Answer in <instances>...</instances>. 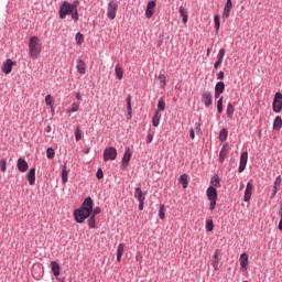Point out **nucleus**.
Listing matches in <instances>:
<instances>
[{
  "mask_svg": "<svg viewBox=\"0 0 282 282\" xmlns=\"http://www.w3.org/2000/svg\"><path fill=\"white\" fill-rule=\"evenodd\" d=\"M80 2L78 0H75L73 3H69L67 1H64L59 9H58V17L59 19L64 20L67 17H70L75 23L78 21V6Z\"/></svg>",
  "mask_w": 282,
  "mask_h": 282,
  "instance_id": "nucleus-1",
  "label": "nucleus"
},
{
  "mask_svg": "<svg viewBox=\"0 0 282 282\" xmlns=\"http://www.w3.org/2000/svg\"><path fill=\"white\" fill-rule=\"evenodd\" d=\"M221 186L219 175H214L210 178V185L206 191L207 199L209 200V210H215L217 206V188Z\"/></svg>",
  "mask_w": 282,
  "mask_h": 282,
  "instance_id": "nucleus-2",
  "label": "nucleus"
},
{
  "mask_svg": "<svg viewBox=\"0 0 282 282\" xmlns=\"http://www.w3.org/2000/svg\"><path fill=\"white\" fill-rule=\"evenodd\" d=\"M29 54L31 58H34V59L39 58L41 54V44L39 43V37L36 36L30 37Z\"/></svg>",
  "mask_w": 282,
  "mask_h": 282,
  "instance_id": "nucleus-3",
  "label": "nucleus"
},
{
  "mask_svg": "<svg viewBox=\"0 0 282 282\" xmlns=\"http://www.w3.org/2000/svg\"><path fill=\"white\" fill-rule=\"evenodd\" d=\"M73 215L77 224H85V219H89V217H91V212H88L85 207H79L74 210Z\"/></svg>",
  "mask_w": 282,
  "mask_h": 282,
  "instance_id": "nucleus-4",
  "label": "nucleus"
},
{
  "mask_svg": "<svg viewBox=\"0 0 282 282\" xmlns=\"http://www.w3.org/2000/svg\"><path fill=\"white\" fill-rule=\"evenodd\" d=\"M117 14H118V2H116V0H110L107 7V18L110 21H113Z\"/></svg>",
  "mask_w": 282,
  "mask_h": 282,
  "instance_id": "nucleus-5",
  "label": "nucleus"
},
{
  "mask_svg": "<svg viewBox=\"0 0 282 282\" xmlns=\"http://www.w3.org/2000/svg\"><path fill=\"white\" fill-rule=\"evenodd\" d=\"M116 158H118V150L116 148L110 147L104 150V162L113 161Z\"/></svg>",
  "mask_w": 282,
  "mask_h": 282,
  "instance_id": "nucleus-6",
  "label": "nucleus"
},
{
  "mask_svg": "<svg viewBox=\"0 0 282 282\" xmlns=\"http://www.w3.org/2000/svg\"><path fill=\"white\" fill-rule=\"evenodd\" d=\"M272 107H273L274 113H281V110H282V94L281 93H275Z\"/></svg>",
  "mask_w": 282,
  "mask_h": 282,
  "instance_id": "nucleus-7",
  "label": "nucleus"
},
{
  "mask_svg": "<svg viewBox=\"0 0 282 282\" xmlns=\"http://www.w3.org/2000/svg\"><path fill=\"white\" fill-rule=\"evenodd\" d=\"M133 152H131V148H126L122 160H121V167L127 169L129 166V162H131V156Z\"/></svg>",
  "mask_w": 282,
  "mask_h": 282,
  "instance_id": "nucleus-8",
  "label": "nucleus"
},
{
  "mask_svg": "<svg viewBox=\"0 0 282 282\" xmlns=\"http://www.w3.org/2000/svg\"><path fill=\"white\" fill-rule=\"evenodd\" d=\"M252 191H254V185H252L251 182H248L245 189L243 202L248 203L250 199H252Z\"/></svg>",
  "mask_w": 282,
  "mask_h": 282,
  "instance_id": "nucleus-9",
  "label": "nucleus"
},
{
  "mask_svg": "<svg viewBox=\"0 0 282 282\" xmlns=\"http://www.w3.org/2000/svg\"><path fill=\"white\" fill-rule=\"evenodd\" d=\"M202 101L206 108L210 107L213 105V94L208 90L204 91L202 94Z\"/></svg>",
  "mask_w": 282,
  "mask_h": 282,
  "instance_id": "nucleus-10",
  "label": "nucleus"
},
{
  "mask_svg": "<svg viewBox=\"0 0 282 282\" xmlns=\"http://www.w3.org/2000/svg\"><path fill=\"white\" fill-rule=\"evenodd\" d=\"M247 164H248V152H242L240 155L238 172L243 173V171H246Z\"/></svg>",
  "mask_w": 282,
  "mask_h": 282,
  "instance_id": "nucleus-11",
  "label": "nucleus"
},
{
  "mask_svg": "<svg viewBox=\"0 0 282 282\" xmlns=\"http://www.w3.org/2000/svg\"><path fill=\"white\" fill-rule=\"evenodd\" d=\"M79 208H84V210H87L88 213H93L94 212V199H91V197L85 198Z\"/></svg>",
  "mask_w": 282,
  "mask_h": 282,
  "instance_id": "nucleus-12",
  "label": "nucleus"
},
{
  "mask_svg": "<svg viewBox=\"0 0 282 282\" xmlns=\"http://www.w3.org/2000/svg\"><path fill=\"white\" fill-rule=\"evenodd\" d=\"M26 180H28L30 186H34V184H36V169L32 167L28 172Z\"/></svg>",
  "mask_w": 282,
  "mask_h": 282,
  "instance_id": "nucleus-13",
  "label": "nucleus"
},
{
  "mask_svg": "<svg viewBox=\"0 0 282 282\" xmlns=\"http://www.w3.org/2000/svg\"><path fill=\"white\" fill-rule=\"evenodd\" d=\"M281 176H278L273 183V188L271 193V199H274L276 197V194L279 193V188H281Z\"/></svg>",
  "mask_w": 282,
  "mask_h": 282,
  "instance_id": "nucleus-14",
  "label": "nucleus"
},
{
  "mask_svg": "<svg viewBox=\"0 0 282 282\" xmlns=\"http://www.w3.org/2000/svg\"><path fill=\"white\" fill-rule=\"evenodd\" d=\"M154 12H155V1L148 2L147 9H145L147 19H151V17H153Z\"/></svg>",
  "mask_w": 282,
  "mask_h": 282,
  "instance_id": "nucleus-15",
  "label": "nucleus"
},
{
  "mask_svg": "<svg viewBox=\"0 0 282 282\" xmlns=\"http://www.w3.org/2000/svg\"><path fill=\"white\" fill-rule=\"evenodd\" d=\"M51 270H52L54 276L58 281V279H61V278H58V276H61V264H58V262H56V261H52L51 262Z\"/></svg>",
  "mask_w": 282,
  "mask_h": 282,
  "instance_id": "nucleus-16",
  "label": "nucleus"
},
{
  "mask_svg": "<svg viewBox=\"0 0 282 282\" xmlns=\"http://www.w3.org/2000/svg\"><path fill=\"white\" fill-rule=\"evenodd\" d=\"M12 65H14V62L12 59H6L2 64V72L3 74H10L12 72Z\"/></svg>",
  "mask_w": 282,
  "mask_h": 282,
  "instance_id": "nucleus-17",
  "label": "nucleus"
},
{
  "mask_svg": "<svg viewBox=\"0 0 282 282\" xmlns=\"http://www.w3.org/2000/svg\"><path fill=\"white\" fill-rule=\"evenodd\" d=\"M18 171H20V173H25V171H28L29 166H28V161H25V159H19L18 160Z\"/></svg>",
  "mask_w": 282,
  "mask_h": 282,
  "instance_id": "nucleus-18",
  "label": "nucleus"
},
{
  "mask_svg": "<svg viewBox=\"0 0 282 282\" xmlns=\"http://www.w3.org/2000/svg\"><path fill=\"white\" fill-rule=\"evenodd\" d=\"M77 72L78 74L85 75L87 72V64L83 59H77Z\"/></svg>",
  "mask_w": 282,
  "mask_h": 282,
  "instance_id": "nucleus-19",
  "label": "nucleus"
},
{
  "mask_svg": "<svg viewBox=\"0 0 282 282\" xmlns=\"http://www.w3.org/2000/svg\"><path fill=\"white\" fill-rule=\"evenodd\" d=\"M239 261H240L241 270H243V271L248 270V254L241 253Z\"/></svg>",
  "mask_w": 282,
  "mask_h": 282,
  "instance_id": "nucleus-20",
  "label": "nucleus"
},
{
  "mask_svg": "<svg viewBox=\"0 0 282 282\" xmlns=\"http://www.w3.org/2000/svg\"><path fill=\"white\" fill-rule=\"evenodd\" d=\"M126 102H127V111H128L127 119L131 120V118H133V116L131 115L133 111V109L131 108V95L127 96Z\"/></svg>",
  "mask_w": 282,
  "mask_h": 282,
  "instance_id": "nucleus-21",
  "label": "nucleus"
},
{
  "mask_svg": "<svg viewBox=\"0 0 282 282\" xmlns=\"http://www.w3.org/2000/svg\"><path fill=\"white\" fill-rule=\"evenodd\" d=\"M226 155H228V145H223L220 152H219V158L218 161L221 163H224V161L226 160Z\"/></svg>",
  "mask_w": 282,
  "mask_h": 282,
  "instance_id": "nucleus-22",
  "label": "nucleus"
},
{
  "mask_svg": "<svg viewBox=\"0 0 282 282\" xmlns=\"http://www.w3.org/2000/svg\"><path fill=\"white\" fill-rule=\"evenodd\" d=\"M178 12L182 18V23H188V13L186 12V9L183 6L180 7Z\"/></svg>",
  "mask_w": 282,
  "mask_h": 282,
  "instance_id": "nucleus-23",
  "label": "nucleus"
},
{
  "mask_svg": "<svg viewBox=\"0 0 282 282\" xmlns=\"http://www.w3.org/2000/svg\"><path fill=\"white\" fill-rule=\"evenodd\" d=\"M67 180H69V170H67V165L65 164L62 169V183L67 184Z\"/></svg>",
  "mask_w": 282,
  "mask_h": 282,
  "instance_id": "nucleus-24",
  "label": "nucleus"
},
{
  "mask_svg": "<svg viewBox=\"0 0 282 282\" xmlns=\"http://www.w3.org/2000/svg\"><path fill=\"white\" fill-rule=\"evenodd\" d=\"M134 198L138 199V202H144V199H147V197L142 193V188H140V187L135 188Z\"/></svg>",
  "mask_w": 282,
  "mask_h": 282,
  "instance_id": "nucleus-25",
  "label": "nucleus"
},
{
  "mask_svg": "<svg viewBox=\"0 0 282 282\" xmlns=\"http://www.w3.org/2000/svg\"><path fill=\"white\" fill-rule=\"evenodd\" d=\"M115 74H116L118 80H122V78L124 76V70L122 69V67H120V64H117L115 66Z\"/></svg>",
  "mask_w": 282,
  "mask_h": 282,
  "instance_id": "nucleus-26",
  "label": "nucleus"
},
{
  "mask_svg": "<svg viewBox=\"0 0 282 282\" xmlns=\"http://www.w3.org/2000/svg\"><path fill=\"white\" fill-rule=\"evenodd\" d=\"M212 265L214 270H219V251L218 250L215 251Z\"/></svg>",
  "mask_w": 282,
  "mask_h": 282,
  "instance_id": "nucleus-27",
  "label": "nucleus"
},
{
  "mask_svg": "<svg viewBox=\"0 0 282 282\" xmlns=\"http://www.w3.org/2000/svg\"><path fill=\"white\" fill-rule=\"evenodd\" d=\"M180 184H182L183 188H188V174H182L178 177Z\"/></svg>",
  "mask_w": 282,
  "mask_h": 282,
  "instance_id": "nucleus-28",
  "label": "nucleus"
},
{
  "mask_svg": "<svg viewBox=\"0 0 282 282\" xmlns=\"http://www.w3.org/2000/svg\"><path fill=\"white\" fill-rule=\"evenodd\" d=\"M281 127H282L281 117H275V119L273 121V128L275 129V131H281Z\"/></svg>",
  "mask_w": 282,
  "mask_h": 282,
  "instance_id": "nucleus-29",
  "label": "nucleus"
},
{
  "mask_svg": "<svg viewBox=\"0 0 282 282\" xmlns=\"http://www.w3.org/2000/svg\"><path fill=\"white\" fill-rule=\"evenodd\" d=\"M226 113L227 118H232L235 116V106L232 104H228Z\"/></svg>",
  "mask_w": 282,
  "mask_h": 282,
  "instance_id": "nucleus-30",
  "label": "nucleus"
},
{
  "mask_svg": "<svg viewBox=\"0 0 282 282\" xmlns=\"http://www.w3.org/2000/svg\"><path fill=\"white\" fill-rule=\"evenodd\" d=\"M220 142H226L228 140V129L224 128L219 133Z\"/></svg>",
  "mask_w": 282,
  "mask_h": 282,
  "instance_id": "nucleus-31",
  "label": "nucleus"
},
{
  "mask_svg": "<svg viewBox=\"0 0 282 282\" xmlns=\"http://www.w3.org/2000/svg\"><path fill=\"white\" fill-rule=\"evenodd\" d=\"M226 89V84H224V82H218L215 86V91H218L220 94H224Z\"/></svg>",
  "mask_w": 282,
  "mask_h": 282,
  "instance_id": "nucleus-32",
  "label": "nucleus"
},
{
  "mask_svg": "<svg viewBox=\"0 0 282 282\" xmlns=\"http://www.w3.org/2000/svg\"><path fill=\"white\" fill-rule=\"evenodd\" d=\"M164 109H166V101H164V99H159V102H158V111L156 113L160 115V111H164Z\"/></svg>",
  "mask_w": 282,
  "mask_h": 282,
  "instance_id": "nucleus-33",
  "label": "nucleus"
},
{
  "mask_svg": "<svg viewBox=\"0 0 282 282\" xmlns=\"http://www.w3.org/2000/svg\"><path fill=\"white\" fill-rule=\"evenodd\" d=\"M75 41H76V45H80L82 43H85V36L83 35V33L78 32L75 35Z\"/></svg>",
  "mask_w": 282,
  "mask_h": 282,
  "instance_id": "nucleus-34",
  "label": "nucleus"
},
{
  "mask_svg": "<svg viewBox=\"0 0 282 282\" xmlns=\"http://www.w3.org/2000/svg\"><path fill=\"white\" fill-rule=\"evenodd\" d=\"M217 111L218 113L224 112V97H220L217 101Z\"/></svg>",
  "mask_w": 282,
  "mask_h": 282,
  "instance_id": "nucleus-35",
  "label": "nucleus"
},
{
  "mask_svg": "<svg viewBox=\"0 0 282 282\" xmlns=\"http://www.w3.org/2000/svg\"><path fill=\"white\" fill-rule=\"evenodd\" d=\"M219 15H215L214 17V23H215V30H216V34H219V28H220V22H219Z\"/></svg>",
  "mask_w": 282,
  "mask_h": 282,
  "instance_id": "nucleus-36",
  "label": "nucleus"
},
{
  "mask_svg": "<svg viewBox=\"0 0 282 282\" xmlns=\"http://www.w3.org/2000/svg\"><path fill=\"white\" fill-rule=\"evenodd\" d=\"M231 8L229 7H224V11H223V19L226 20L230 17V12H231Z\"/></svg>",
  "mask_w": 282,
  "mask_h": 282,
  "instance_id": "nucleus-37",
  "label": "nucleus"
},
{
  "mask_svg": "<svg viewBox=\"0 0 282 282\" xmlns=\"http://www.w3.org/2000/svg\"><path fill=\"white\" fill-rule=\"evenodd\" d=\"M153 127H160V115L155 112L154 117L152 118Z\"/></svg>",
  "mask_w": 282,
  "mask_h": 282,
  "instance_id": "nucleus-38",
  "label": "nucleus"
},
{
  "mask_svg": "<svg viewBox=\"0 0 282 282\" xmlns=\"http://www.w3.org/2000/svg\"><path fill=\"white\" fill-rule=\"evenodd\" d=\"M88 228H96V216H91L88 219Z\"/></svg>",
  "mask_w": 282,
  "mask_h": 282,
  "instance_id": "nucleus-39",
  "label": "nucleus"
},
{
  "mask_svg": "<svg viewBox=\"0 0 282 282\" xmlns=\"http://www.w3.org/2000/svg\"><path fill=\"white\" fill-rule=\"evenodd\" d=\"M159 80H160L162 89H164V87H166V76H164V74H160Z\"/></svg>",
  "mask_w": 282,
  "mask_h": 282,
  "instance_id": "nucleus-40",
  "label": "nucleus"
},
{
  "mask_svg": "<svg viewBox=\"0 0 282 282\" xmlns=\"http://www.w3.org/2000/svg\"><path fill=\"white\" fill-rule=\"evenodd\" d=\"M45 104L47 105V107H54V100L52 99V95L45 96Z\"/></svg>",
  "mask_w": 282,
  "mask_h": 282,
  "instance_id": "nucleus-41",
  "label": "nucleus"
},
{
  "mask_svg": "<svg viewBox=\"0 0 282 282\" xmlns=\"http://www.w3.org/2000/svg\"><path fill=\"white\" fill-rule=\"evenodd\" d=\"M7 164L8 162L6 161V159L0 160V171H2V173H6V171L8 170Z\"/></svg>",
  "mask_w": 282,
  "mask_h": 282,
  "instance_id": "nucleus-42",
  "label": "nucleus"
},
{
  "mask_svg": "<svg viewBox=\"0 0 282 282\" xmlns=\"http://www.w3.org/2000/svg\"><path fill=\"white\" fill-rule=\"evenodd\" d=\"M82 138H83V134L80 132V128L77 127L76 130H75V140H76V142H80Z\"/></svg>",
  "mask_w": 282,
  "mask_h": 282,
  "instance_id": "nucleus-43",
  "label": "nucleus"
},
{
  "mask_svg": "<svg viewBox=\"0 0 282 282\" xmlns=\"http://www.w3.org/2000/svg\"><path fill=\"white\" fill-rule=\"evenodd\" d=\"M54 154H55L54 150L52 148H47V150H46V158L48 160H54Z\"/></svg>",
  "mask_w": 282,
  "mask_h": 282,
  "instance_id": "nucleus-44",
  "label": "nucleus"
},
{
  "mask_svg": "<svg viewBox=\"0 0 282 282\" xmlns=\"http://www.w3.org/2000/svg\"><path fill=\"white\" fill-rule=\"evenodd\" d=\"M159 217H160V219H165V217H166V214L164 210V205H161L159 208Z\"/></svg>",
  "mask_w": 282,
  "mask_h": 282,
  "instance_id": "nucleus-45",
  "label": "nucleus"
},
{
  "mask_svg": "<svg viewBox=\"0 0 282 282\" xmlns=\"http://www.w3.org/2000/svg\"><path fill=\"white\" fill-rule=\"evenodd\" d=\"M213 228H215V225L213 224V220L206 221V230L207 232H213Z\"/></svg>",
  "mask_w": 282,
  "mask_h": 282,
  "instance_id": "nucleus-46",
  "label": "nucleus"
},
{
  "mask_svg": "<svg viewBox=\"0 0 282 282\" xmlns=\"http://www.w3.org/2000/svg\"><path fill=\"white\" fill-rule=\"evenodd\" d=\"M117 254H124V245L123 243H119L117 247Z\"/></svg>",
  "mask_w": 282,
  "mask_h": 282,
  "instance_id": "nucleus-47",
  "label": "nucleus"
},
{
  "mask_svg": "<svg viewBox=\"0 0 282 282\" xmlns=\"http://www.w3.org/2000/svg\"><path fill=\"white\" fill-rule=\"evenodd\" d=\"M226 56V50L225 48H220L219 52H218V56L217 58L219 61H224V57Z\"/></svg>",
  "mask_w": 282,
  "mask_h": 282,
  "instance_id": "nucleus-48",
  "label": "nucleus"
},
{
  "mask_svg": "<svg viewBox=\"0 0 282 282\" xmlns=\"http://www.w3.org/2000/svg\"><path fill=\"white\" fill-rule=\"evenodd\" d=\"M97 180H102L105 177V173L102 172V169H98L96 173Z\"/></svg>",
  "mask_w": 282,
  "mask_h": 282,
  "instance_id": "nucleus-49",
  "label": "nucleus"
},
{
  "mask_svg": "<svg viewBox=\"0 0 282 282\" xmlns=\"http://www.w3.org/2000/svg\"><path fill=\"white\" fill-rule=\"evenodd\" d=\"M194 131H196V133H202V123L196 122L194 124Z\"/></svg>",
  "mask_w": 282,
  "mask_h": 282,
  "instance_id": "nucleus-50",
  "label": "nucleus"
},
{
  "mask_svg": "<svg viewBox=\"0 0 282 282\" xmlns=\"http://www.w3.org/2000/svg\"><path fill=\"white\" fill-rule=\"evenodd\" d=\"M100 213H101L100 207H96L95 209H93L90 216L96 217V215H100Z\"/></svg>",
  "mask_w": 282,
  "mask_h": 282,
  "instance_id": "nucleus-51",
  "label": "nucleus"
},
{
  "mask_svg": "<svg viewBox=\"0 0 282 282\" xmlns=\"http://www.w3.org/2000/svg\"><path fill=\"white\" fill-rule=\"evenodd\" d=\"M78 107H79L78 104H73L70 108V112L76 113V111H78Z\"/></svg>",
  "mask_w": 282,
  "mask_h": 282,
  "instance_id": "nucleus-52",
  "label": "nucleus"
},
{
  "mask_svg": "<svg viewBox=\"0 0 282 282\" xmlns=\"http://www.w3.org/2000/svg\"><path fill=\"white\" fill-rule=\"evenodd\" d=\"M221 63H224V61L217 58V61L214 64V68L217 69L219 67V65H221Z\"/></svg>",
  "mask_w": 282,
  "mask_h": 282,
  "instance_id": "nucleus-53",
  "label": "nucleus"
},
{
  "mask_svg": "<svg viewBox=\"0 0 282 282\" xmlns=\"http://www.w3.org/2000/svg\"><path fill=\"white\" fill-rule=\"evenodd\" d=\"M217 80H224V72L219 70L217 74Z\"/></svg>",
  "mask_w": 282,
  "mask_h": 282,
  "instance_id": "nucleus-54",
  "label": "nucleus"
},
{
  "mask_svg": "<svg viewBox=\"0 0 282 282\" xmlns=\"http://www.w3.org/2000/svg\"><path fill=\"white\" fill-rule=\"evenodd\" d=\"M147 142L148 144H151L153 142V134H148Z\"/></svg>",
  "mask_w": 282,
  "mask_h": 282,
  "instance_id": "nucleus-55",
  "label": "nucleus"
},
{
  "mask_svg": "<svg viewBox=\"0 0 282 282\" xmlns=\"http://www.w3.org/2000/svg\"><path fill=\"white\" fill-rule=\"evenodd\" d=\"M189 138H192V140H195V129H191L189 130Z\"/></svg>",
  "mask_w": 282,
  "mask_h": 282,
  "instance_id": "nucleus-56",
  "label": "nucleus"
},
{
  "mask_svg": "<svg viewBox=\"0 0 282 282\" xmlns=\"http://www.w3.org/2000/svg\"><path fill=\"white\" fill-rule=\"evenodd\" d=\"M139 210H144V200H139Z\"/></svg>",
  "mask_w": 282,
  "mask_h": 282,
  "instance_id": "nucleus-57",
  "label": "nucleus"
},
{
  "mask_svg": "<svg viewBox=\"0 0 282 282\" xmlns=\"http://www.w3.org/2000/svg\"><path fill=\"white\" fill-rule=\"evenodd\" d=\"M225 8H231L232 9V0H227Z\"/></svg>",
  "mask_w": 282,
  "mask_h": 282,
  "instance_id": "nucleus-58",
  "label": "nucleus"
},
{
  "mask_svg": "<svg viewBox=\"0 0 282 282\" xmlns=\"http://www.w3.org/2000/svg\"><path fill=\"white\" fill-rule=\"evenodd\" d=\"M278 228H279V230L282 231V217H280V221H279Z\"/></svg>",
  "mask_w": 282,
  "mask_h": 282,
  "instance_id": "nucleus-59",
  "label": "nucleus"
},
{
  "mask_svg": "<svg viewBox=\"0 0 282 282\" xmlns=\"http://www.w3.org/2000/svg\"><path fill=\"white\" fill-rule=\"evenodd\" d=\"M223 93L215 91V98H219Z\"/></svg>",
  "mask_w": 282,
  "mask_h": 282,
  "instance_id": "nucleus-60",
  "label": "nucleus"
},
{
  "mask_svg": "<svg viewBox=\"0 0 282 282\" xmlns=\"http://www.w3.org/2000/svg\"><path fill=\"white\" fill-rule=\"evenodd\" d=\"M45 132H46V133H51V132H52V128L48 126V127L45 129Z\"/></svg>",
  "mask_w": 282,
  "mask_h": 282,
  "instance_id": "nucleus-61",
  "label": "nucleus"
},
{
  "mask_svg": "<svg viewBox=\"0 0 282 282\" xmlns=\"http://www.w3.org/2000/svg\"><path fill=\"white\" fill-rule=\"evenodd\" d=\"M76 99H77V100H82L80 93H77V94H76Z\"/></svg>",
  "mask_w": 282,
  "mask_h": 282,
  "instance_id": "nucleus-62",
  "label": "nucleus"
},
{
  "mask_svg": "<svg viewBox=\"0 0 282 282\" xmlns=\"http://www.w3.org/2000/svg\"><path fill=\"white\" fill-rule=\"evenodd\" d=\"M122 259V254L117 253V261H120Z\"/></svg>",
  "mask_w": 282,
  "mask_h": 282,
  "instance_id": "nucleus-63",
  "label": "nucleus"
},
{
  "mask_svg": "<svg viewBox=\"0 0 282 282\" xmlns=\"http://www.w3.org/2000/svg\"><path fill=\"white\" fill-rule=\"evenodd\" d=\"M57 281L65 282V278L58 279Z\"/></svg>",
  "mask_w": 282,
  "mask_h": 282,
  "instance_id": "nucleus-64",
  "label": "nucleus"
}]
</instances>
